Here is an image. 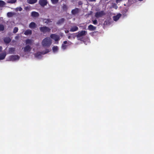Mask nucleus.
<instances>
[{"label": "nucleus", "instance_id": "38", "mask_svg": "<svg viewBox=\"0 0 154 154\" xmlns=\"http://www.w3.org/2000/svg\"><path fill=\"white\" fill-rule=\"evenodd\" d=\"M67 44V41H65L63 42V44H64L65 45V44Z\"/></svg>", "mask_w": 154, "mask_h": 154}, {"label": "nucleus", "instance_id": "17", "mask_svg": "<svg viewBox=\"0 0 154 154\" xmlns=\"http://www.w3.org/2000/svg\"><path fill=\"white\" fill-rule=\"evenodd\" d=\"M38 0H27V2L28 3L32 4L36 3L37 2Z\"/></svg>", "mask_w": 154, "mask_h": 154}, {"label": "nucleus", "instance_id": "35", "mask_svg": "<svg viewBox=\"0 0 154 154\" xmlns=\"http://www.w3.org/2000/svg\"><path fill=\"white\" fill-rule=\"evenodd\" d=\"M17 10H18L19 11H21L23 10L22 8L21 7L17 8Z\"/></svg>", "mask_w": 154, "mask_h": 154}, {"label": "nucleus", "instance_id": "37", "mask_svg": "<svg viewBox=\"0 0 154 154\" xmlns=\"http://www.w3.org/2000/svg\"><path fill=\"white\" fill-rule=\"evenodd\" d=\"M82 4H83V3L82 2H81V1L79 2H78L79 5H82Z\"/></svg>", "mask_w": 154, "mask_h": 154}, {"label": "nucleus", "instance_id": "23", "mask_svg": "<svg viewBox=\"0 0 154 154\" xmlns=\"http://www.w3.org/2000/svg\"><path fill=\"white\" fill-rule=\"evenodd\" d=\"M58 47L57 46H54L52 48V50L54 52H55L58 50Z\"/></svg>", "mask_w": 154, "mask_h": 154}, {"label": "nucleus", "instance_id": "40", "mask_svg": "<svg viewBox=\"0 0 154 154\" xmlns=\"http://www.w3.org/2000/svg\"><path fill=\"white\" fill-rule=\"evenodd\" d=\"M2 50V47L1 46H0V52H1Z\"/></svg>", "mask_w": 154, "mask_h": 154}, {"label": "nucleus", "instance_id": "27", "mask_svg": "<svg viewBox=\"0 0 154 154\" xmlns=\"http://www.w3.org/2000/svg\"><path fill=\"white\" fill-rule=\"evenodd\" d=\"M67 7L65 4H63L62 6V9L64 11H66L67 9Z\"/></svg>", "mask_w": 154, "mask_h": 154}, {"label": "nucleus", "instance_id": "22", "mask_svg": "<svg viewBox=\"0 0 154 154\" xmlns=\"http://www.w3.org/2000/svg\"><path fill=\"white\" fill-rule=\"evenodd\" d=\"M15 51V48H10L9 49V52L10 54H14Z\"/></svg>", "mask_w": 154, "mask_h": 154}, {"label": "nucleus", "instance_id": "34", "mask_svg": "<svg viewBox=\"0 0 154 154\" xmlns=\"http://www.w3.org/2000/svg\"><path fill=\"white\" fill-rule=\"evenodd\" d=\"M30 9V7L28 6L25 7L24 8V9L26 11H29Z\"/></svg>", "mask_w": 154, "mask_h": 154}, {"label": "nucleus", "instance_id": "3", "mask_svg": "<svg viewBox=\"0 0 154 154\" xmlns=\"http://www.w3.org/2000/svg\"><path fill=\"white\" fill-rule=\"evenodd\" d=\"M39 29L41 32L43 33L50 32L51 30L50 28L46 26L40 27Z\"/></svg>", "mask_w": 154, "mask_h": 154}, {"label": "nucleus", "instance_id": "36", "mask_svg": "<svg viewBox=\"0 0 154 154\" xmlns=\"http://www.w3.org/2000/svg\"><path fill=\"white\" fill-rule=\"evenodd\" d=\"M93 22L94 24L96 25L97 24V21L96 20L93 21Z\"/></svg>", "mask_w": 154, "mask_h": 154}, {"label": "nucleus", "instance_id": "15", "mask_svg": "<svg viewBox=\"0 0 154 154\" xmlns=\"http://www.w3.org/2000/svg\"><path fill=\"white\" fill-rule=\"evenodd\" d=\"M78 30V28L76 26H73L70 29L69 31L70 32H75L77 31Z\"/></svg>", "mask_w": 154, "mask_h": 154}, {"label": "nucleus", "instance_id": "12", "mask_svg": "<svg viewBox=\"0 0 154 154\" xmlns=\"http://www.w3.org/2000/svg\"><path fill=\"white\" fill-rule=\"evenodd\" d=\"M121 14H119L116 15L113 17V19L115 21H117L118 20L120 17H121Z\"/></svg>", "mask_w": 154, "mask_h": 154}, {"label": "nucleus", "instance_id": "18", "mask_svg": "<svg viewBox=\"0 0 154 154\" xmlns=\"http://www.w3.org/2000/svg\"><path fill=\"white\" fill-rule=\"evenodd\" d=\"M88 29L91 30H94L95 29L96 27L92 25H90L88 26Z\"/></svg>", "mask_w": 154, "mask_h": 154}, {"label": "nucleus", "instance_id": "2", "mask_svg": "<svg viewBox=\"0 0 154 154\" xmlns=\"http://www.w3.org/2000/svg\"><path fill=\"white\" fill-rule=\"evenodd\" d=\"M87 33V31L85 30H82L80 32H79L78 34L76 35V37L78 40H80L82 38H81V37L85 36Z\"/></svg>", "mask_w": 154, "mask_h": 154}, {"label": "nucleus", "instance_id": "33", "mask_svg": "<svg viewBox=\"0 0 154 154\" xmlns=\"http://www.w3.org/2000/svg\"><path fill=\"white\" fill-rule=\"evenodd\" d=\"M67 46L66 45H64V44H62V48L64 49H66V48Z\"/></svg>", "mask_w": 154, "mask_h": 154}, {"label": "nucleus", "instance_id": "5", "mask_svg": "<svg viewBox=\"0 0 154 154\" xmlns=\"http://www.w3.org/2000/svg\"><path fill=\"white\" fill-rule=\"evenodd\" d=\"M38 3L42 7H44L47 5L48 2L47 0H39Z\"/></svg>", "mask_w": 154, "mask_h": 154}, {"label": "nucleus", "instance_id": "39", "mask_svg": "<svg viewBox=\"0 0 154 154\" xmlns=\"http://www.w3.org/2000/svg\"><path fill=\"white\" fill-rule=\"evenodd\" d=\"M89 2H95L96 0H88Z\"/></svg>", "mask_w": 154, "mask_h": 154}, {"label": "nucleus", "instance_id": "4", "mask_svg": "<svg viewBox=\"0 0 154 154\" xmlns=\"http://www.w3.org/2000/svg\"><path fill=\"white\" fill-rule=\"evenodd\" d=\"M105 13L104 11H102L100 12H97L95 13V16L96 18L101 17L103 15H105Z\"/></svg>", "mask_w": 154, "mask_h": 154}, {"label": "nucleus", "instance_id": "43", "mask_svg": "<svg viewBox=\"0 0 154 154\" xmlns=\"http://www.w3.org/2000/svg\"><path fill=\"white\" fill-rule=\"evenodd\" d=\"M122 0H116V1L117 2H118V1H122Z\"/></svg>", "mask_w": 154, "mask_h": 154}, {"label": "nucleus", "instance_id": "32", "mask_svg": "<svg viewBox=\"0 0 154 154\" xmlns=\"http://www.w3.org/2000/svg\"><path fill=\"white\" fill-rule=\"evenodd\" d=\"M4 29V27L3 25L0 24V31H3Z\"/></svg>", "mask_w": 154, "mask_h": 154}, {"label": "nucleus", "instance_id": "44", "mask_svg": "<svg viewBox=\"0 0 154 154\" xmlns=\"http://www.w3.org/2000/svg\"><path fill=\"white\" fill-rule=\"evenodd\" d=\"M138 0L140 1H143V0Z\"/></svg>", "mask_w": 154, "mask_h": 154}, {"label": "nucleus", "instance_id": "24", "mask_svg": "<svg viewBox=\"0 0 154 154\" xmlns=\"http://www.w3.org/2000/svg\"><path fill=\"white\" fill-rule=\"evenodd\" d=\"M5 5V3L4 1L0 0V7H3Z\"/></svg>", "mask_w": 154, "mask_h": 154}, {"label": "nucleus", "instance_id": "21", "mask_svg": "<svg viewBox=\"0 0 154 154\" xmlns=\"http://www.w3.org/2000/svg\"><path fill=\"white\" fill-rule=\"evenodd\" d=\"M6 54H0V60L4 59L6 56Z\"/></svg>", "mask_w": 154, "mask_h": 154}, {"label": "nucleus", "instance_id": "6", "mask_svg": "<svg viewBox=\"0 0 154 154\" xmlns=\"http://www.w3.org/2000/svg\"><path fill=\"white\" fill-rule=\"evenodd\" d=\"M50 37L52 38L55 41H57L59 40L60 39L59 36L54 34H51L50 35Z\"/></svg>", "mask_w": 154, "mask_h": 154}, {"label": "nucleus", "instance_id": "19", "mask_svg": "<svg viewBox=\"0 0 154 154\" xmlns=\"http://www.w3.org/2000/svg\"><path fill=\"white\" fill-rule=\"evenodd\" d=\"M43 20L44 22L46 24H48L50 22H52L51 19H44Z\"/></svg>", "mask_w": 154, "mask_h": 154}, {"label": "nucleus", "instance_id": "30", "mask_svg": "<svg viewBox=\"0 0 154 154\" xmlns=\"http://www.w3.org/2000/svg\"><path fill=\"white\" fill-rule=\"evenodd\" d=\"M52 3L53 4H56L57 3L59 0H51Z\"/></svg>", "mask_w": 154, "mask_h": 154}, {"label": "nucleus", "instance_id": "13", "mask_svg": "<svg viewBox=\"0 0 154 154\" xmlns=\"http://www.w3.org/2000/svg\"><path fill=\"white\" fill-rule=\"evenodd\" d=\"M36 26V24L34 22H31L29 25V27L31 29H34Z\"/></svg>", "mask_w": 154, "mask_h": 154}, {"label": "nucleus", "instance_id": "26", "mask_svg": "<svg viewBox=\"0 0 154 154\" xmlns=\"http://www.w3.org/2000/svg\"><path fill=\"white\" fill-rule=\"evenodd\" d=\"M17 2V0H8L7 1V3L10 4H14L16 3Z\"/></svg>", "mask_w": 154, "mask_h": 154}, {"label": "nucleus", "instance_id": "20", "mask_svg": "<svg viewBox=\"0 0 154 154\" xmlns=\"http://www.w3.org/2000/svg\"><path fill=\"white\" fill-rule=\"evenodd\" d=\"M15 14V13L12 12H8L7 14V16L9 17H11Z\"/></svg>", "mask_w": 154, "mask_h": 154}, {"label": "nucleus", "instance_id": "1", "mask_svg": "<svg viewBox=\"0 0 154 154\" xmlns=\"http://www.w3.org/2000/svg\"><path fill=\"white\" fill-rule=\"evenodd\" d=\"M52 43L51 40L48 37H46L43 39L42 41V44L43 47H49Z\"/></svg>", "mask_w": 154, "mask_h": 154}, {"label": "nucleus", "instance_id": "42", "mask_svg": "<svg viewBox=\"0 0 154 154\" xmlns=\"http://www.w3.org/2000/svg\"><path fill=\"white\" fill-rule=\"evenodd\" d=\"M71 38V36L69 35L68 36V38L70 39Z\"/></svg>", "mask_w": 154, "mask_h": 154}, {"label": "nucleus", "instance_id": "11", "mask_svg": "<svg viewBox=\"0 0 154 154\" xmlns=\"http://www.w3.org/2000/svg\"><path fill=\"white\" fill-rule=\"evenodd\" d=\"M39 15V13L35 11H32L31 13V16L33 17H38Z\"/></svg>", "mask_w": 154, "mask_h": 154}, {"label": "nucleus", "instance_id": "28", "mask_svg": "<svg viewBox=\"0 0 154 154\" xmlns=\"http://www.w3.org/2000/svg\"><path fill=\"white\" fill-rule=\"evenodd\" d=\"M32 43V40L31 39H27L26 40V44H31Z\"/></svg>", "mask_w": 154, "mask_h": 154}, {"label": "nucleus", "instance_id": "7", "mask_svg": "<svg viewBox=\"0 0 154 154\" xmlns=\"http://www.w3.org/2000/svg\"><path fill=\"white\" fill-rule=\"evenodd\" d=\"M22 48H23V51L24 52L30 51L31 50V48L28 45H27L25 47Z\"/></svg>", "mask_w": 154, "mask_h": 154}, {"label": "nucleus", "instance_id": "41", "mask_svg": "<svg viewBox=\"0 0 154 154\" xmlns=\"http://www.w3.org/2000/svg\"><path fill=\"white\" fill-rule=\"evenodd\" d=\"M69 32V30H67V31H65V32L66 33H68Z\"/></svg>", "mask_w": 154, "mask_h": 154}, {"label": "nucleus", "instance_id": "29", "mask_svg": "<svg viewBox=\"0 0 154 154\" xmlns=\"http://www.w3.org/2000/svg\"><path fill=\"white\" fill-rule=\"evenodd\" d=\"M49 52V50L48 49H46L45 51H42V54H45Z\"/></svg>", "mask_w": 154, "mask_h": 154}, {"label": "nucleus", "instance_id": "8", "mask_svg": "<svg viewBox=\"0 0 154 154\" xmlns=\"http://www.w3.org/2000/svg\"><path fill=\"white\" fill-rule=\"evenodd\" d=\"M80 10L78 8H75V9H73L71 11V13L73 15H75L79 13Z\"/></svg>", "mask_w": 154, "mask_h": 154}, {"label": "nucleus", "instance_id": "9", "mask_svg": "<svg viewBox=\"0 0 154 154\" xmlns=\"http://www.w3.org/2000/svg\"><path fill=\"white\" fill-rule=\"evenodd\" d=\"M20 57L18 55H12L10 57V59L12 61H15L19 59Z\"/></svg>", "mask_w": 154, "mask_h": 154}, {"label": "nucleus", "instance_id": "25", "mask_svg": "<svg viewBox=\"0 0 154 154\" xmlns=\"http://www.w3.org/2000/svg\"><path fill=\"white\" fill-rule=\"evenodd\" d=\"M42 54V51L41 52H39L35 53V57H37L41 56Z\"/></svg>", "mask_w": 154, "mask_h": 154}, {"label": "nucleus", "instance_id": "31", "mask_svg": "<svg viewBox=\"0 0 154 154\" xmlns=\"http://www.w3.org/2000/svg\"><path fill=\"white\" fill-rule=\"evenodd\" d=\"M18 28L17 27H15L14 28L13 31V32L14 33H16L18 31Z\"/></svg>", "mask_w": 154, "mask_h": 154}, {"label": "nucleus", "instance_id": "16", "mask_svg": "<svg viewBox=\"0 0 154 154\" xmlns=\"http://www.w3.org/2000/svg\"><path fill=\"white\" fill-rule=\"evenodd\" d=\"M32 33V31L30 29L26 30L24 32V34L26 35H30Z\"/></svg>", "mask_w": 154, "mask_h": 154}, {"label": "nucleus", "instance_id": "14", "mask_svg": "<svg viewBox=\"0 0 154 154\" xmlns=\"http://www.w3.org/2000/svg\"><path fill=\"white\" fill-rule=\"evenodd\" d=\"M11 39L9 37H6L4 38V41L6 44L9 43L11 41Z\"/></svg>", "mask_w": 154, "mask_h": 154}, {"label": "nucleus", "instance_id": "10", "mask_svg": "<svg viewBox=\"0 0 154 154\" xmlns=\"http://www.w3.org/2000/svg\"><path fill=\"white\" fill-rule=\"evenodd\" d=\"M65 20L64 18H61L56 23L57 25H61L64 23Z\"/></svg>", "mask_w": 154, "mask_h": 154}]
</instances>
